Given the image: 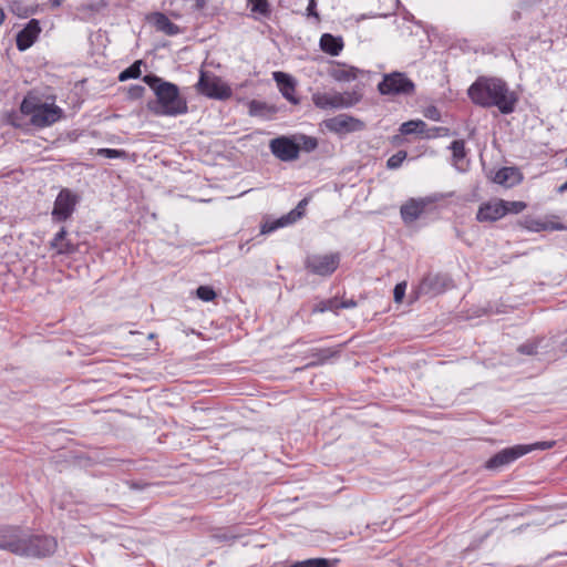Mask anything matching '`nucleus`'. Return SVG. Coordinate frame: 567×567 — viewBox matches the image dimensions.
<instances>
[{
    "mask_svg": "<svg viewBox=\"0 0 567 567\" xmlns=\"http://www.w3.org/2000/svg\"><path fill=\"white\" fill-rule=\"evenodd\" d=\"M557 190L560 194L567 192V181L564 184H561Z\"/></svg>",
    "mask_w": 567,
    "mask_h": 567,
    "instance_id": "obj_54",
    "label": "nucleus"
},
{
    "mask_svg": "<svg viewBox=\"0 0 567 567\" xmlns=\"http://www.w3.org/2000/svg\"><path fill=\"white\" fill-rule=\"evenodd\" d=\"M296 140H297V143L299 146V152L305 151L307 153H310V152L315 151L318 146L317 138L312 137V136L299 135V136H296Z\"/></svg>",
    "mask_w": 567,
    "mask_h": 567,
    "instance_id": "obj_30",
    "label": "nucleus"
},
{
    "mask_svg": "<svg viewBox=\"0 0 567 567\" xmlns=\"http://www.w3.org/2000/svg\"><path fill=\"white\" fill-rule=\"evenodd\" d=\"M4 17V11L0 8V25L2 24Z\"/></svg>",
    "mask_w": 567,
    "mask_h": 567,
    "instance_id": "obj_57",
    "label": "nucleus"
},
{
    "mask_svg": "<svg viewBox=\"0 0 567 567\" xmlns=\"http://www.w3.org/2000/svg\"><path fill=\"white\" fill-rule=\"evenodd\" d=\"M378 91L382 95H412L415 92L414 82L403 72L384 74L378 84Z\"/></svg>",
    "mask_w": 567,
    "mask_h": 567,
    "instance_id": "obj_6",
    "label": "nucleus"
},
{
    "mask_svg": "<svg viewBox=\"0 0 567 567\" xmlns=\"http://www.w3.org/2000/svg\"><path fill=\"white\" fill-rule=\"evenodd\" d=\"M58 548V542L49 535L30 534L25 532L23 545L18 556L45 558L52 556Z\"/></svg>",
    "mask_w": 567,
    "mask_h": 567,
    "instance_id": "obj_4",
    "label": "nucleus"
},
{
    "mask_svg": "<svg viewBox=\"0 0 567 567\" xmlns=\"http://www.w3.org/2000/svg\"><path fill=\"white\" fill-rule=\"evenodd\" d=\"M267 109L266 103L259 101H251L249 104V113L251 115H260L264 110Z\"/></svg>",
    "mask_w": 567,
    "mask_h": 567,
    "instance_id": "obj_41",
    "label": "nucleus"
},
{
    "mask_svg": "<svg viewBox=\"0 0 567 567\" xmlns=\"http://www.w3.org/2000/svg\"><path fill=\"white\" fill-rule=\"evenodd\" d=\"M340 265V254L331 252L326 255L312 254L305 259V268L312 275L331 276Z\"/></svg>",
    "mask_w": 567,
    "mask_h": 567,
    "instance_id": "obj_8",
    "label": "nucleus"
},
{
    "mask_svg": "<svg viewBox=\"0 0 567 567\" xmlns=\"http://www.w3.org/2000/svg\"><path fill=\"white\" fill-rule=\"evenodd\" d=\"M25 530L18 526L0 527V549L19 555L23 545Z\"/></svg>",
    "mask_w": 567,
    "mask_h": 567,
    "instance_id": "obj_13",
    "label": "nucleus"
},
{
    "mask_svg": "<svg viewBox=\"0 0 567 567\" xmlns=\"http://www.w3.org/2000/svg\"><path fill=\"white\" fill-rule=\"evenodd\" d=\"M143 81L154 91L156 101L148 103L150 111L157 116H178L188 112L186 99L172 82L155 74H146Z\"/></svg>",
    "mask_w": 567,
    "mask_h": 567,
    "instance_id": "obj_2",
    "label": "nucleus"
},
{
    "mask_svg": "<svg viewBox=\"0 0 567 567\" xmlns=\"http://www.w3.org/2000/svg\"><path fill=\"white\" fill-rule=\"evenodd\" d=\"M338 351H334L332 349H321L315 355L318 358L319 362H324L326 360L336 355Z\"/></svg>",
    "mask_w": 567,
    "mask_h": 567,
    "instance_id": "obj_42",
    "label": "nucleus"
},
{
    "mask_svg": "<svg viewBox=\"0 0 567 567\" xmlns=\"http://www.w3.org/2000/svg\"><path fill=\"white\" fill-rule=\"evenodd\" d=\"M41 32L40 22L37 19H31L25 27L20 30L16 38L17 49L21 52L28 50L37 41Z\"/></svg>",
    "mask_w": 567,
    "mask_h": 567,
    "instance_id": "obj_15",
    "label": "nucleus"
},
{
    "mask_svg": "<svg viewBox=\"0 0 567 567\" xmlns=\"http://www.w3.org/2000/svg\"><path fill=\"white\" fill-rule=\"evenodd\" d=\"M247 4L251 12L258 13L265 18L271 13L269 2L267 0H247Z\"/></svg>",
    "mask_w": 567,
    "mask_h": 567,
    "instance_id": "obj_28",
    "label": "nucleus"
},
{
    "mask_svg": "<svg viewBox=\"0 0 567 567\" xmlns=\"http://www.w3.org/2000/svg\"><path fill=\"white\" fill-rule=\"evenodd\" d=\"M324 125L330 132L339 135L360 132L365 128L363 121L348 114H339L328 118L324 121Z\"/></svg>",
    "mask_w": 567,
    "mask_h": 567,
    "instance_id": "obj_11",
    "label": "nucleus"
},
{
    "mask_svg": "<svg viewBox=\"0 0 567 567\" xmlns=\"http://www.w3.org/2000/svg\"><path fill=\"white\" fill-rule=\"evenodd\" d=\"M555 444V442L553 441H543V442H537L535 444H528L527 446H530V452L534 451V450H548L550 447H553Z\"/></svg>",
    "mask_w": 567,
    "mask_h": 567,
    "instance_id": "obj_44",
    "label": "nucleus"
},
{
    "mask_svg": "<svg viewBox=\"0 0 567 567\" xmlns=\"http://www.w3.org/2000/svg\"><path fill=\"white\" fill-rule=\"evenodd\" d=\"M538 355L554 358L558 354L556 337H536Z\"/></svg>",
    "mask_w": 567,
    "mask_h": 567,
    "instance_id": "obj_24",
    "label": "nucleus"
},
{
    "mask_svg": "<svg viewBox=\"0 0 567 567\" xmlns=\"http://www.w3.org/2000/svg\"><path fill=\"white\" fill-rule=\"evenodd\" d=\"M425 132H430L432 134H435L433 137H436V136H440V135H447L449 133V128L446 127H431V128H425Z\"/></svg>",
    "mask_w": 567,
    "mask_h": 567,
    "instance_id": "obj_46",
    "label": "nucleus"
},
{
    "mask_svg": "<svg viewBox=\"0 0 567 567\" xmlns=\"http://www.w3.org/2000/svg\"><path fill=\"white\" fill-rule=\"evenodd\" d=\"M529 452L530 446H525L524 444H518L503 449L486 462V468L498 470L501 467L512 464L513 462H515L516 460L526 455Z\"/></svg>",
    "mask_w": 567,
    "mask_h": 567,
    "instance_id": "obj_12",
    "label": "nucleus"
},
{
    "mask_svg": "<svg viewBox=\"0 0 567 567\" xmlns=\"http://www.w3.org/2000/svg\"><path fill=\"white\" fill-rule=\"evenodd\" d=\"M97 155H101L106 158H121L126 156V152L123 150L115 148H99Z\"/></svg>",
    "mask_w": 567,
    "mask_h": 567,
    "instance_id": "obj_37",
    "label": "nucleus"
},
{
    "mask_svg": "<svg viewBox=\"0 0 567 567\" xmlns=\"http://www.w3.org/2000/svg\"><path fill=\"white\" fill-rule=\"evenodd\" d=\"M440 198H442V196L435 195L434 197L427 199H410L404 205H402L400 209L403 221L413 223L422 215L429 203L436 202Z\"/></svg>",
    "mask_w": 567,
    "mask_h": 567,
    "instance_id": "obj_16",
    "label": "nucleus"
},
{
    "mask_svg": "<svg viewBox=\"0 0 567 567\" xmlns=\"http://www.w3.org/2000/svg\"><path fill=\"white\" fill-rule=\"evenodd\" d=\"M501 202L504 205L505 215H507V214H519L527 206L524 202H520V200L507 202V200L501 199Z\"/></svg>",
    "mask_w": 567,
    "mask_h": 567,
    "instance_id": "obj_33",
    "label": "nucleus"
},
{
    "mask_svg": "<svg viewBox=\"0 0 567 567\" xmlns=\"http://www.w3.org/2000/svg\"><path fill=\"white\" fill-rule=\"evenodd\" d=\"M66 230L62 227L51 241V247L55 248L59 254H71L74 251V246L65 241Z\"/></svg>",
    "mask_w": 567,
    "mask_h": 567,
    "instance_id": "obj_27",
    "label": "nucleus"
},
{
    "mask_svg": "<svg viewBox=\"0 0 567 567\" xmlns=\"http://www.w3.org/2000/svg\"><path fill=\"white\" fill-rule=\"evenodd\" d=\"M308 205V199L307 198H303L301 199L297 207L292 210H290L288 214H299V216L295 215V223L297 220H299L303 215H305V210H306V206Z\"/></svg>",
    "mask_w": 567,
    "mask_h": 567,
    "instance_id": "obj_40",
    "label": "nucleus"
},
{
    "mask_svg": "<svg viewBox=\"0 0 567 567\" xmlns=\"http://www.w3.org/2000/svg\"><path fill=\"white\" fill-rule=\"evenodd\" d=\"M8 122L14 127H22L21 116L16 112L9 115Z\"/></svg>",
    "mask_w": 567,
    "mask_h": 567,
    "instance_id": "obj_45",
    "label": "nucleus"
},
{
    "mask_svg": "<svg viewBox=\"0 0 567 567\" xmlns=\"http://www.w3.org/2000/svg\"><path fill=\"white\" fill-rule=\"evenodd\" d=\"M269 148L274 156L282 162H292L299 157V146L296 136H279L272 138Z\"/></svg>",
    "mask_w": 567,
    "mask_h": 567,
    "instance_id": "obj_10",
    "label": "nucleus"
},
{
    "mask_svg": "<svg viewBox=\"0 0 567 567\" xmlns=\"http://www.w3.org/2000/svg\"><path fill=\"white\" fill-rule=\"evenodd\" d=\"M565 165L567 166V156H566V159H565Z\"/></svg>",
    "mask_w": 567,
    "mask_h": 567,
    "instance_id": "obj_58",
    "label": "nucleus"
},
{
    "mask_svg": "<svg viewBox=\"0 0 567 567\" xmlns=\"http://www.w3.org/2000/svg\"><path fill=\"white\" fill-rule=\"evenodd\" d=\"M153 22L157 31L166 35H176L181 32L177 24L173 23L164 13L157 12L153 17Z\"/></svg>",
    "mask_w": 567,
    "mask_h": 567,
    "instance_id": "obj_23",
    "label": "nucleus"
},
{
    "mask_svg": "<svg viewBox=\"0 0 567 567\" xmlns=\"http://www.w3.org/2000/svg\"><path fill=\"white\" fill-rule=\"evenodd\" d=\"M425 128H426V123L424 121L411 120V121L402 123L399 131L403 135L420 134L427 138H431L435 135L430 132H425Z\"/></svg>",
    "mask_w": 567,
    "mask_h": 567,
    "instance_id": "obj_22",
    "label": "nucleus"
},
{
    "mask_svg": "<svg viewBox=\"0 0 567 567\" xmlns=\"http://www.w3.org/2000/svg\"><path fill=\"white\" fill-rule=\"evenodd\" d=\"M406 290V282L402 281L395 285L393 290V299L396 303L402 302Z\"/></svg>",
    "mask_w": 567,
    "mask_h": 567,
    "instance_id": "obj_38",
    "label": "nucleus"
},
{
    "mask_svg": "<svg viewBox=\"0 0 567 567\" xmlns=\"http://www.w3.org/2000/svg\"><path fill=\"white\" fill-rule=\"evenodd\" d=\"M148 486L147 483H143V482H131L130 483V487L132 489H138V491H142L144 488H146Z\"/></svg>",
    "mask_w": 567,
    "mask_h": 567,
    "instance_id": "obj_50",
    "label": "nucleus"
},
{
    "mask_svg": "<svg viewBox=\"0 0 567 567\" xmlns=\"http://www.w3.org/2000/svg\"><path fill=\"white\" fill-rule=\"evenodd\" d=\"M289 567H330V563L326 558H310L295 561Z\"/></svg>",
    "mask_w": 567,
    "mask_h": 567,
    "instance_id": "obj_32",
    "label": "nucleus"
},
{
    "mask_svg": "<svg viewBox=\"0 0 567 567\" xmlns=\"http://www.w3.org/2000/svg\"><path fill=\"white\" fill-rule=\"evenodd\" d=\"M196 90L215 100H227L231 96V89L220 78L207 71H200Z\"/></svg>",
    "mask_w": 567,
    "mask_h": 567,
    "instance_id": "obj_7",
    "label": "nucleus"
},
{
    "mask_svg": "<svg viewBox=\"0 0 567 567\" xmlns=\"http://www.w3.org/2000/svg\"><path fill=\"white\" fill-rule=\"evenodd\" d=\"M340 309L339 307V299L338 298H330L327 300L319 301L315 308L313 312H326V311H333L337 312Z\"/></svg>",
    "mask_w": 567,
    "mask_h": 567,
    "instance_id": "obj_31",
    "label": "nucleus"
},
{
    "mask_svg": "<svg viewBox=\"0 0 567 567\" xmlns=\"http://www.w3.org/2000/svg\"><path fill=\"white\" fill-rule=\"evenodd\" d=\"M320 49L332 55H339L343 49V41L340 37H334L331 33H323L320 38Z\"/></svg>",
    "mask_w": 567,
    "mask_h": 567,
    "instance_id": "obj_20",
    "label": "nucleus"
},
{
    "mask_svg": "<svg viewBox=\"0 0 567 567\" xmlns=\"http://www.w3.org/2000/svg\"><path fill=\"white\" fill-rule=\"evenodd\" d=\"M494 181L501 185L512 187L520 183L522 175L515 167H503L496 173Z\"/></svg>",
    "mask_w": 567,
    "mask_h": 567,
    "instance_id": "obj_21",
    "label": "nucleus"
},
{
    "mask_svg": "<svg viewBox=\"0 0 567 567\" xmlns=\"http://www.w3.org/2000/svg\"><path fill=\"white\" fill-rule=\"evenodd\" d=\"M505 216L504 205L501 199L495 203H485L480 206L476 219L478 221H496Z\"/></svg>",
    "mask_w": 567,
    "mask_h": 567,
    "instance_id": "obj_18",
    "label": "nucleus"
},
{
    "mask_svg": "<svg viewBox=\"0 0 567 567\" xmlns=\"http://www.w3.org/2000/svg\"><path fill=\"white\" fill-rule=\"evenodd\" d=\"M339 307L340 309H352L357 307V301H354L353 299H348L343 301L339 300Z\"/></svg>",
    "mask_w": 567,
    "mask_h": 567,
    "instance_id": "obj_49",
    "label": "nucleus"
},
{
    "mask_svg": "<svg viewBox=\"0 0 567 567\" xmlns=\"http://www.w3.org/2000/svg\"><path fill=\"white\" fill-rule=\"evenodd\" d=\"M80 197L69 188H62L53 205L52 219L58 223L68 220L74 213Z\"/></svg>",
    "mask_w": 567,
    "mask_h": 567,
    "instance_id": "obj_9",
    "label": "nucleus"
},
{
    "mask_svg": "<svg viewBox=\"0 0 567 567\" xmlns=\"http://www.w3.org/2000/svg\"><path fill=\"white\" fill-rule=\"evenodd\" d=\"M425 116L431 118V120L439 121L440 120V112L436 110V107L432 106V107H429L426 110Z\"/></svg>",
    "mask_w": 567,
    "mask_h": 567,
    "instance_id": "obj_48",
    "label": "nucleus"
},
{
    "mask_svg": "<svg viewBox=\"0 0 567 567\" xmlns=\"http://www.w3.org/2000/svg\"><path fill=\"white\" fill-rule=\"evenodd\" d=\"M359 69L354 66L338 65L333 68L330 75L339 82H350L357 79Z\"/></svg>",
    "mask_w": 567,
    "mask_h": 567,
    "instance_id": "obj_26",
    "label": "nucleus"
},
{
    "mask_svg": "<svg viewBox=\"0 0 567 567\" xmlns=\"http://www.w3.org/2000/svg\"><path fill=\"white\" fill-rule=\"evenodd\" d=\"M512 18L513 20H518L520 18V13L518 11H514Z\"/></svg>",
    "mask_w": 567,
    "mask_h": 567,
    "instance_id": "obj_56",
    "label": "nucleus"
},
{
    "mask_svg": "<svg viewBox=\"0 0 567 567\" xmlns=\"http://www.w3.org/2000/svg\"><path fill=\"white\" fill-rule=\"evenodd\" d=\"M64 0H50L51 8H59Z\"/></svg>",
    "mask_w": 567,
    "mask_h": 567,
    "instance_id": "obj_53",
    "label": "nucleus"
},
{
    "mask_svg": "<svg viewBox=\"0 0 567 567\" xmlns=\"http://www.w3.org/2000/svg\"><path fill=\"white\" fill-rule=\"evenodd\" d=\"M274 79L282 96L292 104H298L299 100L295 96L296 82L293 78L287 73L278 71L274 72Z\"/></svg>",
    "mask_w": 567,
    "mask_h": 567,
    "instance_id": "obj_17",
    "label": "nucleus"
},
{
    "mask_svg": "<svg viewBox=\"0 0 567 567\" xmlns=\"http://www.w3.org/2000/svg\"><path fill=\"white\" fill-rule=\"evenodd\" d=\"M295 215L299 216V214H286L274 220H265V223L261 225V234H269L281 227L295 224Z\"/></svg>",
    "mask_w": 567,
    "mask_h": 567,
    "instance_id": "obj_25",
    "label": "nucleus"
},
{
    "mask_svg": "<svg viewBox=\"0 0 567 567\" xmlns=\"http://www.w3.org/2000/svg\"><path fill=\"white\" fill-rule=\"evenodd\" d=\"M408 153L405 151H398L386 161V167L389 169L399 168L402 163L405 161Z\"/></svg>",
    "mask_w": 567,
    "mask_h": 567,
    "instance_id": "obj_34",
    "label": "nucleus"
},
{
    "mask_svg": "<svg viewBox=\"0 0 567 567\" xmlns=\"http://www.w3.org/2000/svg\"><path fill=\"white\" fill-rule=\"evenodd\" d=\"M362 95L357 91L350 92H317L312 94V102L318 109L339 110L350 109L358 104Z\"/></svg>",
    "mask_w": 567,
    "mask_h": 567,
    "instance_id": "obj_5",
    "label": "nucleus"
},
{
    "mask_svg": "<svg viewBox=\"0 0 567 567\" xmlns=\"http://www.w3.org/2000/svg\"><path fill=\"white\" fill-rule=\"evenodd\" d=\"M144 86L142 85H132L128 90V95L132 99H141L144 94Z\"/></svg>",
    "mask_w": 567,
    "mask_h": 567,
    "instance_id": "obj_43",
    "label": "nucleus"
},
{
    "mask_svg": "<svg viewBox=\"0 0 567 567\" xmlns=\"http://www.w3.org/2000/svg\"><path fill=\"white\" fill-rule=\"evenodd\" d=\"M558 353H567V339H565L560 344H557Z\"/></svg>",
    "mask_w": 567,
    "mask_h": 567,
    "instance_id": "obj_51",
    "label": "nucleus"
},
{
    "mask_svg": "<svg viewBox=\"0 0 567 567\" xmlns=\"http://www.w3.org/2000/svg\"><path fill=\"white\" fill-rule=\"evenodd\" d=\"M449 148L452 151V165L460 172H465L468 166L466 161L465 142L463 140H455L451 143Z\"/></svg>",
    "mask_w": 567,
    "mask_h": 567,
    "instance_id": "obj_19",
    "label": "nucleus"
},
{
    "mask_svg": "<svg viewBox=\"0 0 567 567\" xmlns=\"http://www.w3.org/2000/svg\"><path fill=\"white\" fill-rule=\"evenodd\" d=\"M470 100L481 107H497L502 114H511L518 102L517 94L508 84L493 76H478L468 87Z\"/></svg>",
    "mask_w": 567,
    "mask_h": 567,
    "instance_id": "obj_1",
    "label": "nucleus"
},
{
    "mask_svg": "<svg viewBox=\"0 0 567 567\" xmlns=\"http://www.w3.org/2000/svg\"><path fill=\"white\" fill-rule=\"evenodd\" d=\"M450 278L443 274H427L417 286L419 295L437 296L446 290Z\"/></svg>",
    "mask_w": 567,
    "mask_h": 567,
    "instance_id": "obj_14",
    "label": "nucleus"
},
{
    "mask_svg": "<svg viewBox=\"0 0 567 567\" xmlns=\"http://www.w3.org/2000/svg\"><path fill=\"white\" fill-rule=\"evenodd\" d=\"M213 538L216 540V542H234L235 539H237V535L230 533L229 530H223V532H219V533H216L213 535Z\"/></svg>",
    "mask_w": 567,
    "mask_h": 567,
    "instance_id": "obj_39",
    "label": "nucleus"
},
{
    "mask_svg": "<svg viewBox=\"0 0 567 567\" xmlns=\"http://www.w3.org/2000/svg\"><path fill=\"white\" fill-rule=\"evenodd\" d=\"M517 351L524 355H538L537 344L535 338L527 340L517 348Z\"/></svg>",
    "mask_w": 567,
    "mask_h": 567,
    "instance_id": "obj_36",
    "label": "nucleus"
},
{
    "mask_svg": "<svg viewBox=\"0 0 567 567\" xmlns=\"http://www.w3.org/2000/svg\"><path fill=\"white\" fill-rule=\"evenodd\" d=\"M20 113L30 117V123L38 128L52 126L64 117V111L55 104V97L43 100L35 91H30L20 104Z\"/></svg>",
    "mask_w": 567,
    "mask_h": 567,
    "instance_id": "obj_3",
    "label": "nucleus"
},
{
    "mask_svg": "<svg viewBox=\"0 0 567 567\" xmlns=\"http://www.w3.org/2000/svg\"><path fill=\"white\" fill-rule=\"evenodd\" d=\"M196 296L203 301H212L216 298V291L210 286H199L196 289Z\"/></svg>",
    "mask_w": 567,
    "mask_h": 567,
    "instance_id": "obj_35",
    "label": "nucleus"
},
{
    "mask_svg": "<svg viewBox=\"0 0 567 567\" xmlns=\"http://www.w3.org/2000/svg\"><path fill=\"white\" fill-rule=\"evenodd\" d=\"M317 1L316 0H309L308 7H307V14L309 17H316L318 18V12L316 10Z\"/></svg>",
    "mask_w": 567,
    "mask_h": 567,
    "instance_id": "obj_47",
    "label": "nucleus"
},
{
    "mask_svg": "<svg viewBox=\"0 0 567 567\" xmlns=\"http://www.w3.org/2000/svg\"><path fill=\"white\" fill-rule=\"evenodd\" d=\"M551 228L555 230H563V229H565V226L563 224L558 223V224L554 225Z\"/></svg>",
    "mask_w": 567,
    "mask_h": 567,
    "instance_id": "obj_55",
    "label": "nucleus"
},
{
    "mask_svg": "<svg viewBox=\"0 0 567 567\" xmlns=\"http://www.w3.org/2000/svg\"><path fill=\"white\" fill-rule=\"evenodd\" d=\"M206 0H195L194 8L195 10H203L206 6Z\"/></svg>",
    "mask_w": 567,
    "mask_h": 567,
    "instance_id": "obj_52",
    "label": "nucleus"
},
{
    "mask_svg": "<svg viewBox=\"0 0 567 567\" xmlns=\"http://www.w3.org/2000/svg\"><path fill=\"white\" fill-rule=\"evenodd\" d=\"M141 65L142 61H135L133 64H131L128 68L123 70L120 75V81H127L130 79H137L141 76Z\"/></svg>",
    "mask_w": 567,
    "mask_h": 567,
    "instance_id": "obj_29",
    "label": "nucleus"
}]
</instances>
